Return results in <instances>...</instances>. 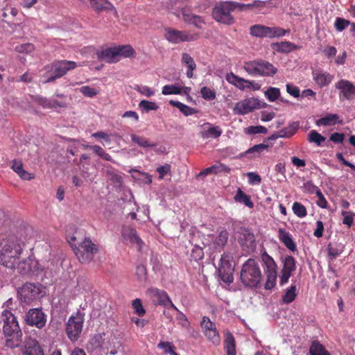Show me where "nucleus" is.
I'll return each mask as SVG.
<instances>
[{
  "mask_svg": "<svg viewBox=\"0 0 355 355\" xmlns=\"http://www.w3.org/2000/svg\"><path fill=\"white\" fill-rule=\"evenodd\" d=\"M201 327L204 334L209 341L216 345L220 343V336L216 330V325L208 317L204 316L202 318Z\"/></svg>",
  "mask_w": 355,
  "mask_h": 355,
  "instance_id": "obj_15",
  "label": "nucleus"
},
{
  "mask_svg": "<svg viewBox=\"0 0 355 355\" xmlns=\"http://www.w3.org/2000/svg\"><path fill=\"white\" fill-rule=\"evenodd\" d=\"M296 286L291 285L282 296V302L284 304H289L292 302L296 297Z\"/></svg>",
  "mask_w": 355,
  "mask_h": 355,
  "instance_id": "obj_39",
  "label": "nucleus"
},
{
  "mask_svg": "<svg viewBox=\"0 0 355 355\" xmlns=\"http://www.w3.org/2000/svg\"><path fill=\"white\" fill-rule=\"evenodd\" d=\"M175 311H178V315H177L176 318H177L179 324H180L184 327H187L189 322L187 320V316L183 313H182L180 311H179L178 309L175 310Z\"/></svg>",
  "mask_w": 355,
  "mask_h": 355,
  "instance_id": "obj_63",
  "label": "nucleus"
},
{
  "mask_svg": "<svg viewBox=\"0 0 355 355\" xmlns=\"http://www.w3.org/2000/svg\"><path fill=\"white\" fill-rule=\"evenodd\" d=\"M286 31L277 27H268L256 24L250 27V34L257 37H275L284 36Z\"/></svg>",
  "mask_w": 355,
  "mask_h": 355,
  "instance_id": "obj_12",
  "label": "nucleus"
},
{
  "mask_svg": "<svg viewBox=\"0 0 355 355\" xmlns=\"http://www.w3.org/2000/svg\"><path fill=\"white\" fill-rule=\"evenodd\" d=\"M234 265L233 257L229 253H225L220 258V263L218 267V272L221 279L226 283L233 282V272Z\"/></svg>",
  "mask_w": 355,
  "mask_h": 355,
  "instance_id": "obj_11",
  "label": "nucleus"
},
{
  "mask_svg": "<svg viewBox=\"0 0 355 355\" xmlns=\"http://www.w3.org/2000/svg\"><path fill=\"white\" fill-rule=\"evenodd\" d=\"M132 306L135 312L139 316H144L146 313V310L144 309L140 299L137 298L134 300L132 302Z\"/></svg>",
  "mask_w": 355,
  "mask_h": 355,
  "instance_id": "obj_54",
  "label": "nucleus"
},
{
  "mask_svg": "<svg viewBox=\"0 0 355 355\" xmlns=\"http://www.w3.org/2000/svg\"><path fill=\"white\" fill-rule=\"evenodd\" d=\"M265 96L270 102L275 101L280 96V90L277 87H269L265 92Z\"/></svg>",
  "mask_w": 355,
  "mask_h": 355,
  "instance_id": "obj_45",
  "label": "nucleus"
},
{
  "mask_svg": "<svg viewBox=\"0 0 355 355\" xmlns=\"http://www.w3.org/2000/svg\"><path fill=\"white\" fill-rule=\"evenodd\" d=\"M230 169L226 165L223 164H217L212 165L210 167L206 168L202 172L200 173L199 175H207L211 173H218L220 172L230 173Z\"/></svg>",
  "mask_w": 355,
  "mask_h": 355,
  "instance_id": "obj_34",
  "label": "nucleus"
},
{
  "mask_svg": "<svg viewBox=\"0 0 355 355\" xmlns=\"http://www.w3.org/2000/svg\"><path fill=\"white\" fill-rule=\"evenodd\" d=\"M37 261L31 258H28L26 260L20 261L17 263L15 268L13 270H17L18 272L25 274L30 271H35L33 268L37 265Z\"/></svg>",
  "mask_w": 355,
  "mask_h": 355,
  "instance_id": "obj_29",
  "label": "nucleus"
},
{
  "mask_svg": "<svg viewBox=\"0 0 355 355\" xmlns=\"http://www.w3.org/2000/svg\"><path fill=\"white\" fill-rule=\"evenodd\" d=\"M293 213L300 218H304L306 216V207L298 202H295L292 207Z\"/></svg>",
  "mask_w": 355,
  "mask_h": 355,
  "instance_id": "obj_49",
  "label": "nucleus"
},
{
  "mask_svg": "<svg viewBox=\"0 0 355 355\" xmlns=\"http://www.w3.org/2000/svg\"><path fill=\"white\" fill-rule=\"evenodd\" d=\"M123 239L128 242L132 246L136 248L138 250H141L144 242L137 235V231L130 226H123L121 231Z\"/></svg>",
  "mask_w": 355,
  "mask_h": 355,
  "instance_id": "obj_18",
  "label": "nucleus"
},
{
  "mask_svg": "<svg viewBox=\"0 0 355 355\" xmlns=\"http://www.w3.org/2000/svg\"><path fill=\"white\" fill-rule=\"evenodd\" d=\"M268 148L269 146L268 144H259L249 148L245 153L246 155H250V158H255L259 157L262 153L268 151Z\"/></svg>",
  "mask_w": 355,
  "mask_h": 355,
  "instance_id": "obj_35",
  "label": "nucleus"
},
{
  "mask_svg": "<svg viewBox=\"0 0 355 355\" xmlns=\"http://www.w3.org/2000/svg\"><path fill=\"white\" fill-rule=\"evenodd\" d=\"M181 62L183 64L186 65L187 68H191V69H196V64L193 58L187 53L182 54Z\"/></svg>",
  "mask_w": 355,
  "mask_h": 355,
  "instance_id": "obj_53",
  "label": "nucleus"
},
{
  "mask_svg": "<svg viewBox=\"0 0 355 355\" xmlns=\"http://www.w3.org/2000/svg\"><path fill=\"white\" fill-rule=\"evenodd\" d=\"M261 261L268 278L266 288L269 289L274 286L277 279V264L266 251L261 253Z\"/></svg>",
  "mask_w": 355,
  "mask_h": 355,
  "instance_id": "obj_10",
  "label": "nucleus"
},
{
  "mask_svg": "<svg viewBox=\"0 0 355 355\" xmlns=\"http://www.w3.org/2000/svg\"><path fill=\"white\" fill-rule=\"evenodd\" d=\"M80 92L85 96L92 98L97 95L99 91L89 86H83L79 89Z\"/></svg>",
  "mask_w": 355,
  "mask_h": 355,
  "instance_id": "obj_56",
  "label": "nucleus"
},
{
  "mask_svg": "<svg viewBox=\"0 0 355 355\" xmlns=\"http://www.w3.org/2000/svg\"><path fill=\"white\" fill-rule=\"evenodd\" d=\"M26 321L28 324L35 326L37 328H42L44 327L46 324L44 314L38 309L29 310L26 314Z\"/></svg>",
  "mask_w": 355,
  "mask_h": 355,
  "instance_id": "obj_19",
  "label": "nucleus"
},
{
  "mask_svg": "<svg viewBox=\"0 0 355 355\" xmlns=\"http://www.w3.org/2000/svg\"><path fill=\"white\" fill-rule=\"evenodd\" d=\"M252 4H244L235 1H220L213 8L212 17L218 22L231 25L234 22L232 12L235 10H243L246 8H252Z\"/></svg>",
  "mask_w": 355,
  "mask_h": 355,
  "instance_id": "obj_3",
  "label": "nucleus"
},
{
  "mask_svg": "<svg viewBox=\"0 0 355 355\" xmlns=\"http://www.w3.org/2000/svg\"><path fill=\"white\" fill-rule=\"evenodd\" d=\"M342 215L343 216V223L350 227L354 222V214L352 212L343 211Z\"/></svg>",
  "mask_w": 355,
  "mask_h": 355,
  "instance_id": "obj_59",
  "label": "nucleus"
},
{
  "mask_svg": "<svg viewBox=\"0 0 355 355\" xmlns=\"http://www.w3.org/2000/svg\"><path fill=\"white\" fill-rule=\"evenodd\" d=\"M75 240L76 238L73 236L69 242L79 261L82 263H88L92 261L94 254L98 252L96 245L89 239L85 238L78 246H76Z\"/></svg>",
  "mask_w": 355,
  "mask_h": 355,
  "instance_id": "obj_5",
  "label": "nucleus"
},
{
  "mask_svg": "<svg viewBox=\"0 0 355 355\" xmlns=\"http://www.w3.org/2000/svg\"><path fill=\"white\" fill-rule=\"evenodd\" d=\"M275 46L277 51L286 53L291 52L295 47V44L290 42H279L275 44Z\"/></svg>",
  "mask_w": 355,
  "mask_h": 355,
  "instance_id": "obj_48",
  "label": "nucleus"
},
{
  "mask_svg": "<svg viewBox=\"0 0 355 355\" xmlns=\"http://www.w3.org/2000/svg\"><path fill=\"white\" fill-rule=\"evenodd\" d=\"M98 57L109 63L119 62L116 46L107 48L98 53Z\"/></svg>",
  "mask_w": 355,
  "mask_h": 355,
  "instance_id": "obj_26",
  "label": "nucleus"
},
{
  "mask_svg": "<svg viewBox=\"0 0 355 355\" xmlns=\"http://www.w3.org/2000/svg\"><path fill=\"white\" fill-rule=\"evenodd\" d=\"M311 355H330L324 347L318 342H313L310 347Z\"/></svg>",
  "mask_w": 355,
  "mask_h": 355,
  "instance_id": "obj_41",
  "label": "nucleus"
},
{
  "mask_svg": "<svg viewBox=\"0 0 355 355\" xmlns=\"http://www.w3.org/2000/svg\"><path fill=\"white\" fill-rule=\"evenodd\" d=\"M35 241V232L31 226L21 223L13 227L0 241V263L10 269L15 268L23 250L31 248Z\"/></svg>",
  "mask_w": 355,
  "mask_h": 355,
  "instance_id": "obj_1",
  "label": "nucleus"
},
{
  "mask_svg": "<svg viewBox=\"0 0 355 355\" xmlns=\"http://www.w3.org/2000/svg\"><path fill=\"white\" fill-rule=\"evenodd\" d=\"M187 21L186 23L189 24H192L195 27L199 29L202 28V25L205 24V21L202 17L196 15H192L190 18H187Z\"/></svg>",
  "mask_w": 355,
  "mask_h": 355,
  "instance_id": "obj_42",
  "label": "nucleus"
},
{
  "mask_svg": "<svg viewBox=\"0 0 355 355\" xmlns=\"http://www.w3.org/2000/svg\"><path fill=\"white\" fill-rule=\"evenodd\" d=\"M91 4L92 7L96 10H110L113 11L116 17L118 16L116 9L108 0H91Z\"/></svg>",
  "mask_w": 355,
  "mask_h": 355,
  "instance_id": "obj_30",
  "label": "nucleus"
},
{
  "mask_svg": "<svg viewBox=\"0 0 355 355\" xmlns=\"http://www.w3.org/2000/svg\"><path fill=\"white\" fill-rule=\"evenodd\" d=\"M278 237L279 241L291 251H296V245L293 241L291 234L283 228H279Z\"/></svg>",
  "mask_w": 355,
  "mask_h": 355,
  "instance_id": "obj_25",
  "label": "nucleus"
},
{
  "mask_svg": "<svg viewBox=\"0 0 355 355\" xmlns=\"http://www.w3.org/2000/svg\"><path fill=\"white\" fill-rule=\"evenodd\" d=\"M119 343L114 337H109L104 340L103 346L102 351L106 354L111 355H116L118 353V349L119 348Z\"/></svg>",
  "mask_w": 355,
  "mask_h": 355,
  "instance_id": "obj_28",
  "label": "nucleus"
},
{
  "mask_svg": "<svg viewBox=\"0 0 355 355\" xmlns=\"http://www.w3.org/2000/svg\"><path fill=\"white\" fill-rule=\"evenodd\" d=\"M146 295L153 302L157 304L178 310V308L173 304L167 293L163 290L150 288L147 290Z\"/></svg>",
  "mask_w": 355,
  "mask_h": 355,
  "instance_id": "obj_14",
  "label": "nucleus"
},
{
  "mask_svg": "<svg viewBox=\"0 0 355 355\" xmlns=\"http://www.w3.org/2000/svg\"><path fill=\"white\" fill-rule=\"evenodd\" d=\"M283 270L291 272L295 270V261L291 256H286L284 260Z\"/></svg>",
  "mask_w": 355,
  "mask_h": 355,
  "instance_id": "obj_46",
  "label": "nucleus"
},
{
  "mask_svg": "<svg viewBox=\"0 0 355 355\" xmlns=\"http://www.w3.org/2000/svg\"><path fill=\"white\" fill-rule=\"evenodd\" d=\"M247 175L248 177L249 182L251 184H259L261 182V177L259 175H257V173H255L249 172L247 174Z\"/></svg>",
  "mask_w": 355,
  "mask_h": 355,
  "instance_id": "obj_64",
  "label": "nucleus"
},
{
  "mask_svg": "<svg viewBox=\"0 0 355 355\" xmlns=\"http://www.w3.org/2000/svg\"><path fill=\"white\" fill-rule=\"evenodd\" d=\"M182 92V87L179 85H166L163 87L162 93L163 95L180 94Z\"/></svg>",
  "mask_w": 355,
  "mask_h": 355,
  "instance_id": "obj_40",
  "label": "nucleus"
},
{
  "mask_svg": "<svg viewBox=\"0 0 355 355\" xmlns=\"http://www.w3.org/2000/svg\"><path fill=\"white\" fill-rule=\"evenodd\" d=\"M164 37L172 44H178L180 42L195 41L199 38V35L198 33H190L184 31L167 28L165 29Z\"/></svg>",
  "mask_w": 355,
  "mask_h": 355,
  "instance_id": "obj_8",
  "label": "nucleus"
},
{
  "mask_svg": "<svg viewBox=\"0 0 355 355\" xmlns=\"http://www.w3.org/2000/svg\"><path fill=\"white\" fill-rule=\"evenodd\" d=\"M200 94L202 97L207 101L214 100L216 98L215 91L205 86L201 88Z\"/></svg>",
  "mask_w": 355,
  "mask_h": 355,
  "instance_id": "obj_55",
  "label": "nucleus"
},
{
  "mask_svg": "<svg viewBox=\"0 0 355 355\" xmlns=\"http://www.w3.org/2000/svg\"><path fill=\"white\" fill-rule=\"evenodd\" d=\"M78 67L76 62L69 60H60L53 62L50 66L46 67L47 73H51L44 83H51L56 78H60L69 71Z\"/></svg>",
  "mask_w": 355,
  "mask_h": 355,
  "instance_id": "obj_7",
  "label": "nucleus"
},
{
  "mask_svg": "<svg viewBox=\"0 0 355 355\" xmlns=\"http://www.w3.org/2000/svg\"><path fill=\"white\" fill-rule=\"evenodd\" d=\"M228 236V232L226 230H221L216 237H214L213 235L209 236V238L213 241V248L217 250L225 246L227 243Z\"/></svg>",
  "mask_w": 355,
  "mask_h": 355,
  "instance_id": "obj_32",
  "label": "nucleus"
},
{
  "mask_svg": "<svg viewBox=\"0 0 355 355\" xmlns=\"http://www.w3.org/2000/svg\"><path fill=\"white\" fill-rule=\"evenodd\" d=\"M16 49L19 53H29L34 51V46L32 44L27 43L17 46Z\"/></svg>",
  "mask_w": 355,
  "mask_h": 355,
  "instance_id": "obj_62",
  "label": "nucleus"
},
{
  "mask_svg": "<svg viewBox=\"0 0 355 355\" xmlns=\"http://www.w3.org/2000/svg\"><path fill=\"white\" fill-rule=\"evenodd\" d=\"M136 275L139 282H145L146 279V268L144 266H138L136 269Z\"/></svg>",
  "mask_w": 355,
  "mask_h": 355,
  "instance_id": "obj_60",
  "label": "nucleus"
},
{
  "mask_svg": "<svg viewBox=\"0 0 355 355\" xmlns=\"http://www.w3.org/2000/svg\"><path fill=\"white\" fill-rule=\"evenodd\" d=\"M204 130L200 132V136L202 139L218 138L222 134V130L218 126H212L211 124L207 123L203 125Z\"/></svg>",
  "mask_w": 355,
  "mask_h": 355,
  "instance_id": "obj_23",
  "label": "nucleus"
},
{
  "mask_svg": "<svg viewBox=\"0 0 355 355\" xmlns=\"http://www.w3.org/2000/svg\"><path fill=\"white\" fill-rule=\"evenodd\" d=\"M243 68L248 74L254 76H272L277 72V69L273 64L264 60L247 62Z\"/></svg>",
  "mask_w": 355,
  "mask_h": 355,
  "instance_id": "obj_6",
  "label": "nucleus"
},
{
  "mask_svg": "<svg viewBox=\"0 0 355 355\" xmlns=\"http://www.w3.org/2000/svg\"><path fill=\"white\" fill-rule=\"evenodd\" d=\"M240 279L248 287H256L262 279V274L258 263L253 259H248L242 266Z\"/></svg>",
  "mask_w": 355,
  "mask_h": 355,
  "instance_id": "obj_4",
  "label": "nucleus"
},
{
  "mask_svg": "<svg viewBox=\"0 0 355 355\" xmlns=\"http://www.w3.org/2000/svg\"><path fill=\"white\" fill-rule=\"evenodd\" d=\"M239 243L244 250L247 251L252 250L255 247L254 234L249 232L242 233L239 237Z\"/></svg>",
  "mask_w": 355,
  "mask_h": 355,
  "instance_id": "obj_27",
  "label": "nucleus"
},
{
  "mask_svg": "<svg viewBox=\"0 0 355 355\" xmlns=\"http://www.w3.org/2000/svg\"><path fill=\"white\" fill-rule=\"evenodd\" d=\"M308 141L320 146L322 142L325 141V138L315 130H311L309 134Z\"/></svg>",
  "mask_w": 355,
  "mask_h": 355,
  "instance_id": "obj_47",
  "label": "nucleus"
},
{
  "mask_svg": "<svg viewBox=\"0 0 355 355\" xmlns=\"http://www.w3.org/2000/svg\"><path fill=\"white\" fill-rule=\"evenodd\" d=\"M134 89L139 92L141 94H142L144 96L146 97H150L153 96L155 92L152 88L146 86V85H135Z\"/></svg>",
  "mask_w": 355,
  "mask_h": 355,
  "instance_id": "obj_51",
  "label": "nucleus"
},
{
  "mask_svg": "<svg viewBox=\"0 0 355 355\" xmlns=\"http://www.w3.org/2000/svg\"><path fill=\"white\" fill-rule=\"evenodd\" d=\"M333 123V115L330 114L327 116L319 119L316 121V125L318 126H328Z\"/></svg>",
  "mask_w": 355,
  "mask_h": 355,
  "instance_id": "obj_61",
  "label": "nucleus"
},
{
  "mask_svg": "<svg viewBox=\"0 0 355 355\" xmlns=\"http://www.w3.org/2000/svg\"><path fill=\"white\" fill-rule=\"evenodd\" d=\"M1 322L6 346L10 348L18 347L21 342L22 332L17 318L10 311L5 310L1 313Z\"/></svg>",
  "mask_w": 355,
  "mask_h": 355,
  "instance_id": "obj_2",
  "label": "nucleus"
},
{
  "mask_svg": "<svg viewBox=\"0 0 355 355\" xmlns=\"http://www.w3.org/2000/svg\"><path fill=\"white\" fill-rule=\"evenodd\" d=\"M139 107L146 112L151 110H157L159 107L155 102L148 101L146 100H142L139 103Z\"/></svg>",
  "mask_w": 355,
  "mask_h": 355,
  "instance_id": "obj_52",
  "label": "nucleus"
},
{
  "mask_svg": "<svg viewBox=\"0 0 355 355\" xmlns=\"http://www.w3.org/2000/svg\"><path fill=\"white\" fill-rule=\"evenodd\" d=\"M93 150L98 156L103 158L106 161H112V157L105 152V150L98 145H93L89 147Z\"/></svg>",
  "mask_w": 355,
  "mask_h": 355,
  "instance_id": "obj_44",
  "label": "nucleus"
},
{
  "mask_svg": "<svg viewBox=\"0 0 355 355\" xmlns=\"http://www.w3.org/2000/svg\"><path fill=\"white\" fill-rule=\"evenodd\" d=\"M246 132L250 135L266 134L267 129L262 125L250 126L246 129Z\"/></svg>",
  "mask_w": 355,
  "mask_h": 355,
  "instance_id": "obj_58",
  "label": "nucleus"
},
{
  "mask_svg": "<svg viewBox=\"0 0 355 355\" xmlns=\"http://www.w3.org/2000/svg\"><path fill=\"white\" fill-rule=\"evenodd\" d=\"M224 348L227 355H236L235 340L232 334L227 333L224 342Z\"/></svg>",
  "mask_w": 355,
  "mask_h": 355,
  "instance_id": "obj_37",
  "label": "nucleus"
},
{
  "mask_svg": "<svg viewBox=\"0 0 355 355\" xmlns=\"http://www.w3.org/2000/svg\"><path fill=\"white\" fill-rule=\"evenodd\" d=\"M103 172L113 183L120 186L123 182L122 177L110 165H105Z\"/></svg>",
  "mask_w": 355,
  "mask_h": 355,
  "instance_id": "obj_31",
  "label": "nucleus"
},
{
  "mask_svg": "<svg viewBox=\"0 0 355 355\" xmlns=\"http://www.w3.org/2000/svg\"><path fill=\"white\" fill-rule=\"evenodd\" d=\"M83 322L84 317L80 313L69 317L67 322L66 333L71 341L78 339L83 330Z\"/></svg>",
  "mask_w": 355,
  "mask_h": 355,
  "instance_id": "obj_9",
  "label": "nucleus"
},
{
  "mask_svg": "<svg viewBox=\"0 0 355 355\" xmlns=\"http://www.w3.org/2000/svg\"><path fill=\"white\" fill-rule=\"evenodd\" d=\"M349 24V21L340 17H337L334 23V26L336 27L337 31H342Z\"/></svg>",
  "mask_w": 355,
  "mask_h": 355,
  "instance_id": "obj_57",
  "label": "nucleus"
},
{
  "mask_svg": "<svg viewBox=\"0 0 355 355\" xmlns=\"http://www.w3.org/2000/svg\"><path fill=\"white\" fill-rule=\"evenodd\" d=\"M131 139L132 141L137 144L139 146L141 147L146 148L155 146V144L150 143L148 139H146L145 137H139L135 134L131 135Z\"/></svg>",
  "mask_w": 355,
  "mask_h": 355,
  "instance_id": "obj_43",
  "label": "nucleus"
},
{
  "mask_svg": "<svg viewBox=\"0 0 355 355\" xmlns=\"http://www.w3.org/2000/svg\"><path fill=\"white\" fill-rule=\"evenodd\" d=\"M105 334H96L93 335L87 344V348L90 351L95 350H102L104 340H105Z\"/></svg>",
  "mask_w": 355,
  "mask_h": 355,
  "instance_id": "obj_24",
  "label": "nucleus"
},
{
  "mask_svg": "<svg viewBox=\"0 0 355 355\" xmlns=\"http://www.w3.org/2000/svg\"><path fill=\"white\" fill-rule=\"evenodd\" d=\"M10 168L24 180H31L35 178L34 174L30 173L24 169L21 160L14 159Z\"/></svg>",
  "mask_w": 355,
  "mask_h": 355,
  "instance_id": "obj_22",
  "label": "nucleus"
},
{
  "mask_svg": "<svg viewBox=\"0 0 355 355\" xmlns=\"http://www.w3.org/2000/svg\"><path fill=\"white\" fill-rule=\"evenodd\" d=\"M117 53L119 61L121 58H134L136 55L135 49L130 45H121L117 46Z\"/></svg>",
  "mask_w": 355,
  "mask_h": 355,
  "instance_id": "obj_33",
  "label": "nucleus"
},
{
  "mask_svg": "<svg viewBox=\"0 0 355 355\" xmlns=\"http://www.w3.org/2000/svg\"><path fill=\"white\" fill-rule=\"evenodd\" d=\"M259 107L258 100L250 98L236 103L233 108V112L235 114L243 115Z\"/></svg>",
  "mask_w": 355,
  "mask_h": 355,
  "instance_id": "obj_17",
  "label": "nucleus"
},
{
  "mask_svg": "<svg viewBox=\"0 0 355 355\" xmlns=\"http://www.w3.org/2000/svg\"><path fill=\"white\" fill-rule=\"evenodd\" d=\"M234 199L237 202H243L245 205L250 208H252L254 207V204L252 202L250 197L244 193L240 189H238Z\"/></svg>",
  "mask_w": 355,
  "mask_h": 355,
  "instance_id": "obj_38",
  "label": "nucleus"
},
{
  "mask_svg": "<svg viewBox=\"0 0 355 355\" xmlns=\"http://www.w3.org/2000/svg\"><path fill=\"white\" fill-rule=\"evenodd\" d=\"M23 352L24 355H44L43 349L37 340L31 338L25 340Z\"/></svg>",
  "mask_w": 355,
  "mask_h": 355,
  "instance_id": "obj_21",
  "label": "nucleus"
},
{
  "mask_svg": "<svg viewBox=\"0 0 355 355\" xmlns=\"http://www.w3.org/2000/svg\"><path fill=\"white\" fill-rule=\"evenodd\" d=\"M315 80L319 85L324 86L331 82V77L329 74L318 73L315 76Z\"/></svg>",
  "mask_w": 355,
  "mask_h": 355,
  "instance_id": "obj_50",
  "label": "nucleus"
},
{
  "mask_svg": "<svg viewBox=\"0 0 355 355\" xmlns=\"http://www.w3.org/2000/svg\"><path fill=\"white\" fill-rule=\"evenodd\" d=\"M340 91V97L347 100L355 98V85L346 80H341L336 84Z\"/></svg>",
  "mask_w": 355,
  "mask_h": 355,
  "instance_id": "obj_20",
  "label": "nucleus"
},
{
  "mask_svg": "<svg viewBox=\"0 0 355 355\" xmlns=\"http://www.w3.org/2000/svg\"><path fill=\"white\" fill-rule=\"evenodd\" d=\"M226 80L242 91H257L261 88L260 84L257 82L239 77L232 72L226 75Z\"/></svg>",
  "mask_w": 355,
  "mask_h": 355,
  "instance_id": "obj_13",
  "label": "nucleus"
},
{
  "mask_svg": "<svg viewBox=\"0 0 355 355\" xmlns=\"http://www.w3.org/2000/svg\"><path fill=\"white\" fill-rule=\"evenodd\" d=\"M169 103L178 108L180 111L185 116H190L197 112V110L193 107H191L180 101L171 100Z\"/></svg>",
  "mask_w": 355,
  "mask_h": 355,
  "instance_id": "obj_36",
  "label": "nucleus"
},
{
  "mask_svg": "<svg viewBox=\"0 0 355 355\" xmlns=\"http://www.w3.org/2000/svg\"><path fill=\"white\" fill-rule=\"evenodd\" d=\"M40 293V287L31 283L25 284L18 291L20 300L26 303L37 298Z\"/></svg>",
  "mask_w": 355,
  "mask_h": 355,
  "instance_id": "obj_16",
  "label": "nucleus"
}]
</instances>
